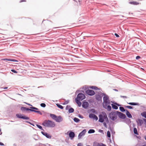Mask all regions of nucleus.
<instances>
[{"mask_svg": "<svg viewBox=\"0 0 146 146\" xmlns=\"http://www.w3.org/2000/svg\"><path fill=\"white\" fill-rule=\"evenodd\" d=\"M110 102L109 100V97L105 95L103 97V105L104 108L107 109L108 111H110L111 110V107L110 106Z\"/></svg>", "mask_w": 146, "mask_h": 146, "instance_id": "1", "label": "nucleus"}, {"mask_svg": "<svg viewBox=\"0 0 146 146\" xmlns=\"http://www.w3.org/2000/svg\"><path fill=\"white\" fill-rule=\"evenodd\" d=\"M42 125L45 127H53L55 126L54 122L50 120L44 121L42 123Z\"/></svg>", "mask_w": 146, "mask_h": 146, "instance_id": "2", "label": "nucleus"}, {"mask_svg": "<svg viewBox=\"0 0 146 146\" xmlns=\"http://www.w3.org/2000/svg\"><path fill=\"white\" fill-rule=\"evenodd\" d=\"M99 118V121L100 122H103L104 120L107 123H108L109 122L108 119L107 115L105 113H103L102 114L100 115Z\"/></svg>", "mask_w": 146, "mask_h": 146, "instance_id": "3", "label": "nucleus"}, {"mask_svg": "<svg viewBox=\"0 0 146 146\" xmlns=\"http://www.w3.org/2000/svg\"><path fill=\"white\" fill-rule=\"evenodd\" d=\"M117 113L112 112L109 114V117L110 119L113 121L115 120L117 118Z\"/></svg>", "mask_w": 146, "mask_h": 146, "instance_id": "4", "label": "nucleus"}, {"mask_svg": "<svg viewBox=\"0 0 146 146\" xmlns=\"http://www.w3.org/2000/svg\"><path fill=\"white\" fill-rule=\"evenodd\" d=\"M85 97V96L83 94L80 93L78 95L76 98H77L79 100H82L84 99Z\"/></svg>", "mask_w": 146, "mask_h": 146, "instance_id": "5", "label": "nucleus"}, {"mask_svg": "<svg viewBox=\"0 0 146 146\" xmlns=\"http://www.w3.org/2000/svg\"><path fill=\"white\" fill-rule=\"evenodd\" d=\"M16 116L19 118L23 119H29V118L27 117L23 116L22 114L20 113L17 114L16 115Z\"/></svg>", "mask_w": 146, "mask_h": 146, "instance_id": "6", "label": "nucleus"}, {"mask_svg": "<svg viewBox=\"0 0 146 146\" xmlns=\"http://www.w3.org/2000/svg\"><path fill=\"white\" fill-rule=\"evenodd\" d=\"M117 114L121 119H124L126 117V116L124 114L120 112L117 111Z\"/></svg>", "mask_w": 146, "mask_h": 146, "instance_id": "7", "label": "nucleus"}, {"mask_svg": "<svg viewBox=\"0 0 146 146\" xmlns=\"http://www.w3.org/2000/svg\"><path fill=\"white\" fill-rule=\"evenodd\" d=\"M89 117L90 118L95 120L96 121L98 119L97 116L92 113H90L89 115Z\"/></svg>", "mask_w": 146, "mask_h": 146, "instance_id": "8", "label": "nucleus"}, {"mask_svg": "<svg viewBox=\"0 0 146 146\" xmlns=\"http://www.w3.org/2000/svg\"><path fill=\"white\" fill-rule=\"evenodd\" d=\"M86 93L87 94L90 96L93 95L95 94L94 91L90 90H87L86 91Z\"/></svg>", "mask_w": 146, "mask_h": 146, "instance_id": "9", "label": "nucleus"}, {"mask_svg": "<svg viewBox=\"0 0 146 146\" xmlns=\"http://www.w3.org/2000/svg\"><path fill=\"white\" fill-rule=\"evenodd\" d=\"M86 132V129H84L79 134L78 136V138L80 139L82 136L84 135Z\"/></svg>", "mask_w": 146, "mask_h": 146, "instance_id": "10", "label": "nucleus"}, {"mask_svg": "<svg viewBox=\"0 0 146 146\" xmlns=\"http://www.w3.org/2000/svg\"><path fill=\"white\" fill-rule=\"evenodd\" d=\"M93 146H106V145L102 143H98L96 142H94L93 143Z\"/></svg>", "mask_w": 146, "mask_h": 146, "instance_id": "11", "label": "nucleus"}, {"mask_svg": "<svg viewBox=\"0 0 146 146\" xmlns=\"http://www.w3.org/2000/svg\"><path fill=\"white\" fill-rule=\"evenodd\" d=\"M89 106V104L87 102H83L82 106L85 109L87 108Z\"/></svg>", "mask_w": 146, "mask_h": 146, "instance_id": "12", "label": "nucleus"}, {"mask_svg": "<svg viewBox=\"0 0 146 146\" xmlns=\"http://www.w3.org/2000/svg\"><path fill=\"white\" fill-rule=\"evenodd\" d=\"M41 133L43 135L45 136L47 138H51V136H50L48 133L43 131H41Z\"/></svg>", "mask_w": 146, "mask_h": 146, "instance_id": "13", "label": "nucleus"}, {"mask_svg": "<svg viewBox=\"0 0 146 146\" xmlns=\"http://www.w3.org/2000/svg\"><path fill=\"white\" fill-rule=\"evenodd\" d=\"M55 120L57 122H60L63 120V119L60 116L58 117L56 116Z\"/></svg>", "mask_w": 146, "mask_h": 146, "instance_id": "14", "label": "nucleus"}, {"mask_svg": "<svg viewBox=\"0 0 146 146\" xmlns=\"http://www.w3.org/2000/svg\"><path fill=\"white\" fill-rule=\"evenodd\" d=\"M137 125L139 126H141L143 123V120L142 119H138L137 120Z\"/></svg>", "mask_w": 146, "mask_h": 146, "instance_id": "15", "label": "nucleus"}, {"mask_svg": "<svg viewBox=\"0 0 146 146\" xmlns=\"http://www.w3.org/2000/svg\"><path fill=\"white\" fill-rule=\"evenodd\" d=\"M69 136L71 139H72L74 137L75 134L74 132L71 131L69 134Z\"/></svg>", "mask_w": 146, "mask_h": 146, "instance_id": "16", "label": "nucleus"}, {"mask_svg": "<svg viewBox=\"0 0 146 146\" xmlns=\"http://www.w3.org/2000/svg\"><path fill=\"white\" fill-rule=\"evenodd\" d=\"M21 110H26V111H33V110L29 109L28 108H27L24 107H23L21 108Z\"/></svg>", "mask_w": 146, "mask_h": 146, "instance_id": "17", "label": "nucleus"}, {"mask_svg": "<svg viewBox=\"0 0 146 146\" xmlns=\"http://www.w3.org/2000/svg\"><path fill=\"white\" fill-rule=\"evenodd\" d=\"M126 114L127 115V117L129 118H131L132 117V116L131 114L127 110H126Z\"/></svg>", "mask_w": 146, "mask_h": 146, "instance_id": "18", "label": "nucleus"}, {"mask_svg": "<svg viewBox=\"0 0 146 146\" xmlns=\"http://www.w3.org/2000/svg\"><path fill=\"white\" fill-rule=\"evenodd\" d=\"M75 100L76 103L78 104V106L79 107L81 105V103L80 102V100H79L78 99H77V98H76Z\"/></svg>", "mask_w": 146, "mask_h": 146, "instance_id": "19", "label": "nucleus"}, {"mask_svg": "<svg viewBox=\"0 0 146 146\" xmlns=\"http://www.w3.org/2000/svg\"><path fill=\"white\" fill-rule=\"evenodd\" d=\"M50 116L52 119H54V120H55L57 116L54 114H51L50 115Z\"/></svg>", "mask_w": 146, "mask_h": 146, "instance_id": "20", "label": "nucleus"}, {"mask_svg": "<svg viewBox=\"0 0 146 146\" xmlns=\"http://www.w3.org/2000/svg\"><path fill=\"white\" fill-rule=\"evenodd\" d=\"M95 131L93 129H90L89 130V131H88V133L90 134V133H94L95 132Z\"/></svg>", "mask_w": 146, "mask_h": 146, "instance_id": "21", "label": "nucleus"}, {"mask_svg": "<svg viewBox=\"0 0 146 146\" xmlns=\"http://www.w3.org/2000/svg\"><path fill=\"white\" fill-rule=\"evenodd\" d=\"M112 108L114 109L117 110L118 109V107L116 106L113 104H111Z\"/></svg>", "mask_w": 146, "mask_h": 146, "instance_id": "22", "label": "nucleus"}, {"mask_svg": "<svg viewBox=\"0 0 146 146\" xmlns=\"http://www.w3.org/2000/svg\"><path fill=\"white\" fill-rule=\"evenodd\" d=\"M74 120L75 122L77 123L79 122L80 121V120L79 119L76 117L74 118Z\"/></svg>", "mask_w": 146, "mask_h": 146, "instance_id": "23", "label": "nucleus"}, {"mask_svg": "<svg viewBox=\"0 0 146 146\" xmlns=\"http://www.w3.org/2000/svg\"><path fill=\"white\" fill-rule=\"evenodd\" d=\"M68 111L69 113H72L74 112V109L72 108H70Z\"/></svg>", "mask_w": 146, "mask_h": 146, "instance_id": "24", "label": "nucleus"}, {"mask_svg": "<svg viewBox=\"0 0 146 146\" xmlns=\"http://www.w3.org/2000/svg\"><path fill=\"white\" fill-rule=\"evenodd\" d=\"M141 115L142 116L146 118V112H144L141 113Z\"/></svg>", "mask_w": 146, "mask_h": 146, "instance_id": "25", "label": "nucleus"}, {"mask_svg": "<svg viewBox=\"0 0 146 146\" xmlns=\"http://www.w3.org/2000/svg\"><path fill=\"white\" fill-rule=\"evenodd\" d=\"M129 3L131 4H133L134 5H137L138 4V3L136 2L131 1Z\"/></svg>", "mask_w": 146, "mask_h": 146, "instance_id": "26", "label": "nucleus"}, {"mask_svg": "<svg viewBox=\"0 0 146 146\" xmlns=\"http://www.w3.org/2000/svg\"><path fill=\"white\" fill-rule=\"evenodd\" d=\"M128 104L130 105H137L138 104L137 103H128Z\"/></svg>", "mask_w": 146, "mask_h": 146, "instance_id": "27", "label": "nucleus"}, {"mask_svg": "<svg viewBox=\"0 0 146 146\" xmlns=\"http://www.w3.org/2000/svg\"><path fill=\"white\" fill-rule=\"evenodd\" d=\"M56 105L57 106L58 108H60L61 109H62L63 108V107L62 106L58 104H57Z\"/></svg>", "mask_w": 146, "mask_h": 146, "instance_id": "28", "label": "nucleus"}, {"mask_svg": "<svg viewBox=\"0 0 146 146\" xmlns=\"http://www.w3.org/2000/svg\"><path fill=\"white\" fill-rule=\"evenodd\" d=\"M119 109L122 112H124L125 111V109L123 107H119Z\"/></svg>", "mask_w": 146, "mask_h": 146, "instance_id": "29", "label": "nucleus"}, {"mask_svg": "<svg viewBox=\"0 0 146 146\" xmlns=\"http://www.w3.org/2000/svg\"><path fill=\"white\" fill-rule=\"evenodd\" d=\"M96 99L97 100H100L101 99V98L98 95L96 96Z\"/></svg>", "mask_w": 146, "mask_h": 146, "instance_id": "30", "label": "nucleus"}, {"mask_svg": "<svg viewBox=\"0 0 146 146\" xmlns=\"http://www.w3.org/2000/svg\"><path fill=\"white\" fill-rule=\"evenodd\" d=\"M33 111H34V112L38 113L41 115H42V113L39 111L35 110H33Z\"/></svg>", "mask_w": 146, "mask_h": 146, "instance_id": "31", "label": "nucleus"}, {"mask_svg": "<svg viewBox=\"0 0 146 146\" xmlns=\"http://www.w3.org/2000/svg\"><path fill=\"white\" fill-rule=\"evenodd\" d=\"M133 131L135 134L137 135L138 134L137 129L136 128H134Z\"/></svg>", "mask_w": 146, "mask_h": 146, "instance_id": "32", "label": "nucleus"}, {"mask_svg": "<svg viewBox=\"0 0 146 146\" xmlns=\"http://www.w3.org/2000/svg\"><path fill=\"white\" fill-rule=\"evenodd\" d=\"M36 126L39 129H41L42 130H43V129L42 128V127L41 126H40V125H38V124H36Z\"/></svg>", "mask_w": 146, "mask_h": 146, "instance_id": "33", "label": "nucleus"}, {"mask_svg": "<svg viewBox=\"0 0 146 146\" xmlns=\"http://www.w3.org/2000/svg\"><path fill=\"white\" fill-rule=\"evenodd\" d=\"M91 111L93 113H96V111L94 109H92L91 110Z\"/></svg>", "mask_w": 146, "mask_h": 146, "instance_id": "34", "label": "nucleus"}, {"mask_svg": "<svg viewBox=\"0 0 146 146\" xmlns=\"http://www.w3.org/2000/svg\"><path fill=\"white\" fill-rule=\"evenodd\" d=\"M91 88L93 89H94V90H97L98 89V88L96 86H92L91 87Z\"/></svg>", "mask_w": 146, "mask_h": 146, "instance_id": "35", "label": "nucleus"}, {"mask_svg": "<svg viewBox=\"0 0 146 146\" xmlns=\"http://www.w3.org/2000/svg\"><path fill=\"white\" fill-rule=\"evenodd\" d=\"M107 136L108 137H111L110 133V132L109 131H108L107 132Z\"/></svg>", "mask_w": 146, "mask_h": 146, "instance_id": "36", "label": "nucleus"}, {"mask_svg": "<svg viewBox=\"0 0 146 146\" xmlns=\"http://www.w3.org/2000/svg\"><path fill=\"white\" fill-rule=\"evenodd\" d=\"M70 108V106L67 105L66 108V110H69V109Z\"/></svg>", "mask_w": 146, "mask_h": 146, "instance_id": "37", "label": "nucleus"}, {"mask_svg": "<svg viewBox=\"0 0 146 146\" xmlns=\"http://www.w3.org/2000/svg\"><path fill=\"white\" fill-rule=\"evenodd\" d=\"M40 106L43 107H45L46 106V104L44 103H41L40 104Z\"/></svg>", "mask_w": 146, "mask_h": 146, "instance_id": "38", "label": "nucleus"}, {"mask_svg": "<svg viewBox=\"0 0 146 146\" xmlns=\"http://www.w3.org/2000/svg\"><path fill=\"white\" fill-rule=\"evenodd\" d=\"M3 60H6L9 61H11V60H12V59H8V58L4 59Z\"/></svg>", "mask_w": 146, "mask_h": 146, "instance_id": "39", "label": "nucleus"}, {"mask_svg": "<svg viewBox=\"0 0 146 146\" xmlns=\"http://www.w3.org/2000/svg\"><path fill=\"white\" fill-rule=\"evenodd\" d=\"M30 108L31 109H32V110H33V109L35 110H38V109L37 108L35 107H30Z\"/></svg>", "mask_w": 146, "mask_h": 146, "instance_id": "40", "label": "nucleus"}, {"mask_svg": "<svg viewBox=\"0 0 146 146\" xmlns=\"http://www.w3.org/2000/svg\"><path fill=\"white\" fill-rule=\"evenodd\" d=\"M126 108L130 109H131L133 108V107L132 106H126Z\"/></svg>", "mask_w": 146, "mask_h": 146, "instance_id": "41", "label": "nucleus"}, {"mask_svg": "<svg viewBox=\"0 0 146 146\" xmlns=\"http://www.w3.org/2000/svg\"><path fill=\"white\" fill-rule=\"evenodd\" d=\"M11 71L12 72H13V73H17V72L15 70L12 69V70H11Z\"/></svg>", "mask_w": 146, "mask_h": 146, "instance_id": "42", "label": "nucleus"}, {"mask_svg": "<svg viewBox=\"0 0 146 146\" xmlns=\"http://www.w3.org/2000/svg\"><path fill=\"white\" fill-rule=\"evenodd\" d=\"M69 102V101H66L64 103H63V104L64 105H65V104H68Z\"/></svg>", "mask_w": 146, "mask_h": 146, "instance_id": "43", "label": "nucleus"}, {"mask_svg": "<svg viewBox=\"0 0 146 146\" xmlns=\"http://www.w3.org/2000/svg\"><path fill=\"white\" fill-rule=\"evenodd\" d=\"M82 145L81 143H79L78 145L77 146H82Z\"/></svg>", "mask_w": 146, "mask_h": 146, "instance_id": "44", "label": "nucleus"}, {"mask_svg": "<svg viewBox=\"0 0 146 146\" xmlns=\"http://www.w3.org/2000/svg\"><path fill=\"white\" fill-rule=\"evenodd\" d=\"M140 57L139 56H137L136 57V59L137 60L139 59L140 58Z\"/></svg>", "mask_w": 146, "mask_h": 146, "instance_id": "45", "label": "nucleus"}, {"mask_svg": "<svg viewBox=\"0 0 146 146\" xmlns=\"http://www.w3.org/2000/svg\"><path fill=\"white\" fill-rule=\"evenodd\" d=\"M79 117L80 118H83V116H82V115H79Z\"/></svg>", "mask_w": 146, "mask_h": 146, "instance_id": "46", "label": "nucleus"}, {"mask_svg": "<svg viewBox=\"0 0 146 146\" xmlns=\"http://www.w3.org/2000/svg\"><path fill=\"white\" fill-rule=\"evenodd\" d=\"M11 61L17 62L18 61L15 59H12Z\"/></svg>", "mask_w": 146, "mask_h": 146, "instance_id": "47", "label": "nucleus"}, {"mask_svg": "<svg viewBox=\"0 0 146 146\" xmlns=\"http://www.w3.org/2000/svg\"><path fill=\"white\" fill-rule=\"evenodd\" d=\"M115 35L116 36V37H119V35L118 34H116V33H115Z\"/></svg>", "mask_w": 146, "mask_h": 146, "instance_id": "48", "label": "nucleus"}, {"mask_svg": "<svg viewBox=\"0 0 146 146\" xmlns=\"http://www.w3.org/2000/svg\"><path fill=\"white\" fill-rule=\"evenodd\" d=\"M104 125L105 127H107L106 124L105 122H104Z\"/></svg>", "mask_w": 146, "mask_h": 146, "instance_id": "49", "label": "nucleus"}, {"mask_svg": "<svg viewBox=\"0 0 146 146\" xmlns=\"http://www.w3.org/2000/svg\"><path fill=\"white\" fill-rule=\"evenodd\" d=\"M4 144L1 142H0V145H4Z\"/></svg>", "mask_w": 146, "mask_h": 146, "instance_id": "50", "label": "nucleus"}, {"mask_svg": "<svg viewBox=\"0 0 146 146\" xmlns=\"http://www.w3.org/2000/svg\"><path fill=\"white\" fill-rule=\"evenodd\" d=\"M26 0H21L20 1V2H23V1H26Z\"/></svg>", "mask_w": 146, "mask_h": 146, "instance_id": "51", "label": "nucleus"}, {"mask_svg": "<svg viewBox=\"0 0 146 146\" xmlns=\"http://www.w3.org/2000/svg\"><path fill=\"white\" fill-rule=\"evenodd\" d=\"M99 131L100 132H103V131L102 130H99Z\"/></svg>", "mask_w": 146, "mask_h": 146, "instance_id": "52", "label": "nucleus"}, {"mask_svg": "<svg viewBox=\"0 0 146 146\" xmlns=\"http://www.w3.org/2000/svg\"><path fill=\"white\" fill-rule=\"evenodd\" d=\"M121 97H123V98H127L126 97V96H121Z\"/></svg>", "mask_w": 146, "mask_h": 146, "instance_id": "53", "label": "nucleus"}, {"mask_svg": "<svg viewBox=\"0 0 146 146\" xmlns=\"http://www.w3.org/2000/svg\"><path fill=\"white\" fill-rule=\"evenodd\" d=\"M26 104H27V105H29L30 106H32L31 105V104H28V103H26Z\"/></svg>", "mask_w": 146, "mask_h": 146, "instance_id": "54", "label": "nucleus"}, {"mask_svg": "<svg viewBox=\"0 0 146 146\" xmlns=\"http://www.w3.org/2000/svg\"><path fill=\"white\" fill-rule=\"evenodd\" d=\"M7 87H5L3 88V89H7Z\"/></svg>", "mask_w": 146, "mask_h": 146, "instance_id": "55", "label": "nucleus"}, {"mask_svg": "<svg viewBox=\"0 0 146 146\" xmlns=\"http://www.w3.org/2000/svg\"><path fill=\"white\" fill-rule=\"evenodd\" d=\"M141 146H146V144L143 145H142Z\"/></svg>", "mask_w": 146, "mask_h": 146, "instance_id": "56", "label": "nucleus"}, {"mask_svg": "<svg viewBox=\"0 0 146 146\" xmlns=\"http://www.w3.org/2000/svg\"><path fill=\"white\" fill-rule=\"evenodd\" d=\"M145 139L146 140V136L145 137Z\"/></svg>", "mask_w": 146, "mask_h": 146, "instance_id": "57", "label": "nucleus"}, {"mask_svg": "<svg viewBox=\"0 0 146 146\" xmlns=\"http://www.w3.org/2000/svg\"><path fill=\"white\" fill-rule=\"evenodd\" d=\"M144 121H145V122L146 123V120L145 119Z\"/></svg>", "mask_w": 146, "mask_h": 146, "instance_id": "58", "label": "nucleus"}, {"mask_svg": "<svg viewBox=\"0 0 146 146\" xmlns=\"http://www.w3.org/2000/svg\"><path fill=\"white\" fill-rule=\"evenodd\" d=\"M114 90L116 91H117V90H116V89H114Z\"/></svg>", "mask_w": 146, "mask_h": 146, "instance_id": "59", "label": "nucleus"}, {"mask_svg": "<svg viewBox=\"0 0 146 146\" xmlns=\"http://www.w3.org/2000/svg\"><path fill=\"white\" fill-rule=\"evenodd\" d=\"M29 123L30 124H31V125H32V124H31L30 122H29Z\"/></svg>", "mask_w": 146, "mask_h": 146, "instance_id": "60", "label": "nucleus"}]
</instances>
